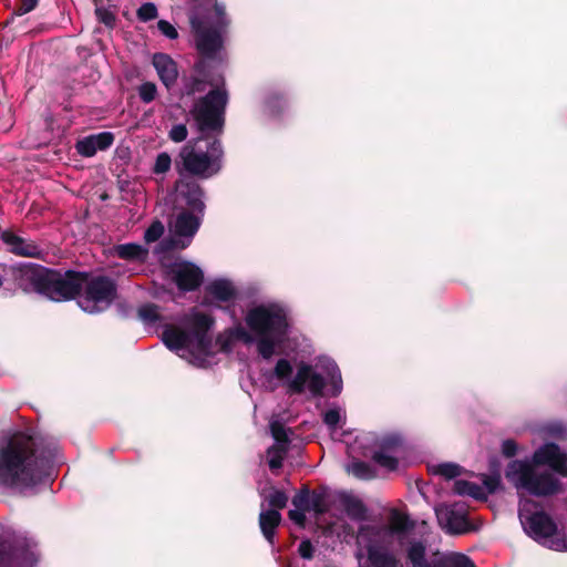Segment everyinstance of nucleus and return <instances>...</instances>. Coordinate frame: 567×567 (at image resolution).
<instances>
[{
  "label": "nucleus",
  "instance_id": "obj_59",
  "mask_svg": "<svg viewBox=\"0 0 567 567\" xmlns=\"http://www.w3.org/2000/svg\"><path fill=\"white\" fill-rule=\"evenodd\" d=\"M11 559L10 548L6 544H0V566H9Z\"/></svg>",
  "mask_w": 567,
  "mask_h": 567
},
{
  "label": "nucleus",
  "instance_id": "obj_51",
  "mask_svg": "<svg viewBox=\"0 0 567 567\" xmlns=\"http://www.w3.org/2000/svg\"><path fill=\"white\" fill-rule=\"evenodd\" d=\"M234 341L235 340L228 330L225 333L218 334L216 338V343L219 346V351L224 353H229L233 351Z\"/></svg>",
  "mask_w": 567,
  "mask_h": 567
},
{
  "label": "nucleus",
  "instance_id": "obj_9",
  "mask_svg": "<svg viewBox=\"0 0 567 567\" xmlns=\"http://www.w3.org/2000/svg\"><path fill=\"white\" fill-rule=\"evenodd\" d=\"M86 271L48 268L43 296L52 301H70L82 295Z\"/></svg>",
  "mask_w": 567,
  "mask_h": 567
},
{
  "label": "nucleus",
  "instance_id": "obj_50",
  "mask_svg": "<svg viewBox=\"0 0 567 567\" xmlns=\"http://www.w3.org/2000/svg\"><path fill=\"white\" fill-rule=\"evenodd\" d=\"M188 130L185 124H176L168 132V137L175 143L184 142L187 138Z\"/></svg>",
  "mask_w": 567,
  "mask_h": 567
},
{
  "label": "nucleus",
  "instance_id": "obj_60",
  "mask_svg": "<svg viewBox=\"0 0 567 567\" xmlns=\"http://www.w3.org/2000/svg\"><path fill=\"white\" fill-rule=\"evenodd\" d=\"M373 532H374V527L370 526V525H361L359 527V536L360 537L364 536L365 534H371Z\"/></svg>",
  "mask_w": 567,
  "mask_h": 567
},
{
  "label": "nucleus",
  "instance_id": "obj_34",
  "mask_svg": "<svg viewBox=\"0 0 567 567\" xmlns=\"http://www.w3.org/2000/svg\"><path fill=\"white\" fill-rule=\"evenodd\" d=\"M265 103L272 114H279L286 106V99L282 93L274 91L267 95Z\"/></svg>",
  "mask_w": 567,
  "mask_h": 567
},
{
  "label": "nucleus",
  "instance_id": "obj_43",
  "mask_svg": "<svg viewBox=\"0 0 567 567\" xmlns=\"http://www.w3.org/2000/svg\"><path fill=\"white\" fill-rule=\"evenodd\" d=\"M172 166V158L168 153L162 152L156 156L152 172L156 175L165 174Z\"/></svg>",
  "mask_w": 567,
  "mask_h": 567
},
{
  "label": "nucleus",
  "instance_id": "obj_23",
  "mask_svg": "<svg viewBox=\"0 0 567 567\" xmlns=\"http://www.w3.org/2000/svg\"><path fill=\"white\" fill-rule=\"evenodd\" d=\"M281 519V514L276 509L262 511L259 514L260 530L270 545L275 544L276 529L280 525Z\"/></svg>",
  "mask_w": 567,
  "mask_h": 567
},
{
  "label": "nucleus",
  "instance_id": "obj_5",
  "mask_svg": "<svg viewBox=\"0 0 567 567\" xmlns=\"http://www.w3.org/2000/svg\"><path fill=\"white\" fill-rule=\"evenodd\" d=\"M245 321L257 337L258 354L265 360L271 359L276 348L282 343L289 332L286 310L278 303L258 305L248 310Z\"/></svg>",
  "mask_w": 567,
  "mask_h": 567
},
{
  "label": "nucleus",
  "instance_id": "obj_30",
  "mask_svg": "<svg viewBox=\"0 0 567 567\" xmlns=\"http://www.w3.org/2000/svg\"><path fill=\"white\" fill-rule=\"evenodd\" d=\"M371 458L379 466L384 467L388 471L393 472L398 470L399 460L390 453H384V451H374Z\"/></svg>",
  "mask_w": 567,
  "mask_h": 567
},
{
  "label": "nucleus",
  "instance_id": "obj_21",
  "mask_svg": "<svg viewBox=\"0 0 567 567\" xmlns=\"http://www.w3.org/2000/svg\"><path fill=\"white\" fill-rule=\"evenodd\" d=\"M152 64L155 68L157 75L163 85L171 90L178 79V66L177 63L166 53H154L152 58Z\"/></svg>",
  "mask_w": 567,
  "mask_h": 567
},
{
  "label": "nucleus",
  "instance_id": "obj_26",
  "mask_svg": "<svg viewBox=\"0 0 567 567\" xmlns=\"http://www.w3.org/2000/svg\"><path fill=\"white\" fill-rule=\"evenodd\" d=\"M415 527V522L412 520L406 514L399 511H393L389 517V529L393 535H403Z\"/></svg>",
  "mask_w": 567,
  "mask_h": 567
},
{
  "label": "nucleus",
  "instance_id": "obj_35",
  "mask_svg": "<svg viewBox=\"0 0 567 567\" xmlns=\"http://www.w3.org/2000/svg\"><path fill=\"white\" fill-rule=\"evenodd\" d=\"M351 473L360 480H372L375 477L373 467L363 461H355L351 464Z\"/></svg>",
  "mask_w": 567,
  "mask_h": 567
},
{
  "label": "nucleus",
  "instance_id": "obj_24",
  "mask_svg": "<svg viewBox=\"0 0 567 567\" xmlns=\"http://www.w3.org/2000/svg\"><path fill=\"white\" fill-rule=\"evenodd\" d=\"M114 254L123 260L144 262L148 257V249L136 243H127L114 246Z\"/></svg>",
  "mask_w": 567,
  "mask_h": 567
},
{
  "label": "nucleus",
  "instance_id": "obj_11",
  "mask_svg": "<svg viewBox=\"0 0 567 567\" xmlns=\"http://www.w3.org/2000/svg\"><path fill=\"white\" fill-rule=\"evenodd\" d=\"M190 27L195 37L196 49L200 59H213L223 48L221 29L207 25L199 17L189 18Z\"/></svg>",
  "mask_w": 567,
  "mask_h": 567
},
{
  "label": "nucleus",
  "instance_id": "obj_57",
  "mask_svg": "<svg viewBox=\"0 0 567 567\" xmlns=\"http://www.w3.org/2000/svg\"><path fill=\"white\" fill-rule=\"evenodd\" d=\"M306 513L307 511H301L295 507V509L289 511L288 517L298 526L305 527L307 520Z\"/></svg>",
  "mask_w": 567,
  "mask_h": 567
},
{
  "label": "nucleus",
  "instance_id": "obj_44",
  "mask_svg": "<svg viewBox=\"0 0 567 567\" xmlns=\"http://www.w3.org/2000/svg\"><path fill=\"white\" fill-rule=\"evenodd\" d=\"M482 482L484 485L483 488L486 492V494H494L501 487V484H502L501 474L497 472L489 474V475L483 474Z\"/></svg>",
  "mask_w": 567,
  "mask_h": 567
},
{
  "label": "nucleus",
  "instance_id": "obj_25",
  "mask_svg": "<svg viewBox=\"0 0 567 567\" xmlns=\"http://www.w3.org/2000/svg\"><path fill=\"white\" fill-rule=\"evenodd\" d=\"M453 492L461 496H470L476 501L487 499V494L482 486L465 480H456L453 485Z\"/></svg>",
  "mask_w": 567,
  "mask_h": 567
},
{
  "label": "nucleus",
  "instance_id": "obj_27",
  "mask_svg": "<svg viewBox=\"0 0 567 567\" xmlns=\"http://www.w3.org/2000/svg\"><path fill=\"white\" fill-rule=\"evenodd\" d=\"M374 445L377 447L375 451H384V453L392 454L402 447V439L398 434H386L378 437L374 441Z\"/></svg>",
  "mask_w": 567,
  "mask_h": 567
},
{
  "label": "nucleus",
  "instance_id": "obj_47",
  "mask_svg": "<svg viewBox=\"0 0 567 567\" xmlns=\"http://www.w3.org/2000/svg\"><path fill=\"white\" fill-rule=\"evenodd\" d=\"M164 225L159 220L153 221L144 233L146 243L157 241L164 234Z\"/></svg>",
  "mask_w": 567,
  "mask_h": 567
},
{
  "label": "nucleus",
  "instance_id": "obj_45",
  "mask_svg": "<svg viewBox=\"0 0 567 567\" xmlns=\"http://www.w3.org/2000/svg\"><path fill=\"white\" fill-rule=\"evenodd\" d=\"M157 95L156 84L153 82H144L138 86V96L144 103H151Z\"/></svg>",
  "mask_w": 567,
  "mask_h": 567
},
{
  "label": "nucleus",
  "instance_id": "obj_62",
  "mask_svg": "<svg viewBox=\"0 0 567 567\" xmlns=\"http://www.w3.org/2000/svg\"><path fill=\"white\" fill-rule=\"evenodd\" d=\"M528 503L533 504L534 506H536V505H537V503H536V502H532V501H529Z\"/></svg>",
  "mask_w": 567,
  "mask_h": 567
},
{
  "label": "nucleus",
  "instance_id": "obj_31",
  "mask_svg": "<svg viewBox=\"0 0 567 567\" xmlns=\"http://www.w3.org/2000/svg\"><path fill=\"white\" fill-rule=\"evenodd\" d=\"M39 3V0H19V3L11 12L10 17L6 20V25L11 24L17 17H22L33 11Z\"/></svg>",
  "mask_w": 567,
  "mask_h": 567
},
{
  "label": "nucleus",
  "instance_id": "obj_54",
  "mask_svg": "<svg viewBox=\"0 0 567 567\" xmlns=\"http://www.w3.org/2000/svg\"><path fill=\"white\" fill-rule=\"evenodd\" d=\"M157 28L162 34H164L166 38L171 40H175L178 38V32L175 29V27L166 20H159L157 22Z\"/></svg>",
  "mask_w": 567,
  "mask_h": 567
},
{
  "label": "nucleus",
  "instance_id": "obj_32",
  "mask_svg": "<svg viewBox=\"0 0 567 567\" xmlns=\"http://www.w3.org/2000/svg\"><path fill=\"white\" fill-rule=\"evenodd\" d=\"M270 432L274 437V440L277 442L276 446H287L290 443V439L287 433V429L285 425L279 421H272L270 422Z\"/></svg>",
  "mask_w": 567,
  "mask_h": 567
},
{
  "label": "nucleus",
  "instance_id": "obj_7",
  "mask_svg": "<svg viewBox=\"0 0 567 567\" xmlns=\"http://www.w3.org/2000/svg\"><path fill=\"white\" fill-rule=\"evenodd\" d=\"M519 519L525 533L535 542L554 550H566L567 542L558 529V525L545 511L530 512L519 508Z\"/></svg>",
  "mask_w": 567,
  "mask_h": 567
},
{
  "label": "nucleus",
  "instance_id": "obj_48",
  "mask_svg": "<svg viewBox=\"0 0 567 567\" xmlns=\"http://www.w3.org/2000/svg\"><path fill=\"white\" fill-rule=\"evenodd\" d=\"M95 16L99 22L103 23L106 28L113 29L115 27L116 17L112 11L103 7H96Z\"/></svg>",
  "mask_w": 567,
  "mask_h": 567
},
{
  "label": "nucleus",
  "instance_id": "obj_8",
  "mask_svg": "<svg viewBox=\"0 0 567 567\" xmlns=\"http://www.w3.org/2000/svg\"><path fill=\"white\" fill-rule=\"evenodd\" d=\"M406 567H476L474 561L460 553L436 551L427 557L426 542L411 538L404 546Z\"/></svg>",
  "mask_w": 567,
  "mask_h": 567
},
{
  "label": "nucleus",
  "instance_id": "obj_46",
  "mask_svg": "<svg viewBox=\"0 0 567 567\" xmlns=\"http://www.w3.org/2000/svg\"><path fill=\"white\" fill-rule=\"evenodd\" d=\"M91 136L93 137V142L97 151H105L110 148L114 142V135L111 132H101Z\"/></svg>",
  "mask_w": 567,
  "mask_h": 567
},
{
  "label": "nucleus",
  "instance_id": "obj_41",
  "mask_svg": "<svg viewBox=\"0 0 567 567\" xmlns=\"http://www.w3.org/2000/svg\"><path fill=\"white\" fill-rule=\"evenodd\" d=\"M136 16L140 21L148 22L157 18L158 11L153 2H146L137 9Z\"/></svg>",
  "mask_w": 567,
  "mask_h": 567
},
{
  "label": "nucleus",
  "instance_id": "obj_19",
  "mask_svg": "<svg viewBox=\"0 0 567 567\" xmlns=\"http://www.w3.org/2000/svg\"><path fill=\"white\" fill-rule=\"evenodd\" d=\"M236 297L237 291L230 281L217 279L206 286L202 305L205 307L220 308L218 302H230L234 301Z\"/></svg>",
  "mask_w": 567,
  "mask_h": 567
},
{
  "label": "nucleus",
  "instance_id": "obj_1",
  "mask_svg": "<svg viewBox=\"0 0 567 567\" xmlns=\"http://www.w3.org/2000/svg\"><path fill=\"white\" fill-rule=\"evenodd\" d=\"M49 458L40 436L16 431L0 445V486L30 489L47 483Z\"/></svg>",
  "mask_w": 567,
  "mask_h": 567
},
{
  "label": "nucleus",
  "instance_id": "obj_39",
  "mask_svg": "<svg viewBox=\"0 0 567 567\" xmlns=\"http://www.w3.org/2000/svg\"><path fill=\"white\" fill-rule=\"evenodd\" d=\"M275 452V455H272L269 461L268 465L271 471H276L282 467L285 455L288 452L287 446H271L268 450V453Z\"/></svg>",
  "mask_w": 567,
  "mask_h": 567
},
{
  "label": "nucleus",
  "instance_id": "obj_16",
  "mask_svg": "<svg viewBox=\"0 0 567 567\" xmlns=\"http://www.w3.org/2000/svg\"><path fill=\"white\" fill-rule=\"evenodd\" d=\"M214 323L212 316L202 312L194 313L188 320L190 341L196 342V350L203 355L214 354L213 339L209 336Z\"/></svg>",
  "mask_w": 567,
  "mask_h": 567
},
{
  "label": "nucleus",
  "instance_id": "obj_12",
  "mask_svg": "<svg viewBox=\"0 0 567 567\" xmlns=\"http://www.w3.org/2000/svg\"><path fill=\"white\" fill-rule=\"evenodd\" d=\"M175 207L205 214V190L200 184L192 177H181L175 183Z\"/></svg>",
  "mask_w": 567,
  "mask_h": 567
},
{
  "label": "nucleus",
  "instance_id": "obj_10",
  "mask_svg": "<svg viewBox=\"0 0 567 567\" xmlns=\"http://www.w3.org/2000/svg\"><path fill=\"white\" fill-rule=\"evenodd\" d=\"M83 310L95 313L109 308L117 298V285L115 280L105 275H93L86 271L85 285H83Z\"/></svg>",
  "mask_w": 567,
  "mask_h": 567
},
{
  "label": "nucleus",
  "instance_id": "obj_20",
  "mask_svg": "<svg viewBox=\"0 0 567 567\" xmlns=\"http://www.w3.org/2000/svg\"><path fill=\"white\" fill-rule=\"evenodd\" d=\"M205 214L181 209L176 215L173 224V233L175 236L187 238L192 241L197 234Z\"/></svg>",
  "mask_w": 567,
  "mask_h": 567
},
{
  "label": "nucleus",
  "instance_id": "obj_52",
  "mask_svg": "<svg viewBox=\"0 0 567 567\" xmlns=\"http://www.w3.org/2000/svg\"><path fill=\"white\" fill-rule=\"evenodd\" d=\"M233 336L234 340H240L246 344H250L254 342L252 336L241 326H237L233 329L228 330Z\"/></svg>",
  "mask_w": 567,
  "mask_h": 567
},
{
  "label": "nucleus",
  "instance_id": "obj_17",
  "mask_svg": "<svg viewBox=\"0 0 567 567\" xmlns=\"http://www.w3.org/2000/svg\"><path fill=\"white\" fill-rule=\"evenodd\" d=\"M361 567H403V565L388 547L369 540L365 545V560Z\"/></svg>",
  "mask_w": 567,
  "mask_h": 567
},
{
  "label": "nucleus",
  "instance_id": "obj_49",
  "mask_svg": "<svg viewBox=\"0 0 567 567\" xmlns=\"http://www.w3.org/2000/svg\"><path fill=\"white\" fill-rule=\"evenodd\" d=\"M330 384H331L330 395L333 398L340 395V393L342 391V377H341V372L337 365L333 367L332 371L330 372Z\"/></svg>",
  "mask_w": 567,
  "mask_h": 567
},
{
  "label": "nucleus",
  "instance_id": "obj_36",
  "mask_svg": "<svg viewBox=\"0 0 567 567\" xmlns=\"http://www.w3.org/2000/svg\"><path fill=\"white\" fill-rule=\"evenodd\" d=\"M266 499L271 507L270 509L280 511L287 506L288 496L284 491L276 489L275 487L270 488V494L266 496Z\"/></svg>",
  "mask_w": 567,
  "mask_h": 567
},
{
  "label": "nucleus",
  "instance_id": "obj_3",
  "mask_svg": "<svg viewBox=\"0 0 567 567\" xmlns=\"http://www.w3.org/2000/svg\"><path fill=\"white\" fill-rule=\"evenodd\" d=\"M545 465L560 476L567 477V454L554 442L538 447L532 456V462L512 461L506 467L505 476L517 489H523L529 495L553 496L561 491V483L553 473L536 470V466Z\"/></svg>",
  "mask_w": 567,
  "mask_h": 567
},
{
  "label": "nucleus",
  "instance_id": "obj_58",
  "mask_svg": "<svg viewBox=\"0 0 567 567\" xmlns=\"http://www.w3.org/2000/svg\"><path fill=\"white\" fill-rule=\"evenodd\" d=\"M517 453V444L514 440H505L502 444V454L505 457H513Z\"/></svg>",
  "mask_w": 567,
  "mask_h": 567
},
{
  "label": "nucleus",
  "instance_id": "obj_4",
  "mask_svg": "<svg viewBox=\"0 0 567 567\" xmlns=\"http://www.w3.org/2000/svg\"><path fill=\"white\" fill-rule=\"evenodd\" d=\"M224 132L205 131L187 142L175 159V168L183 176L209 178L221 171L224 148L219 135Z\"/></svg>",
  "mask_w": 567,
  "mask_h": 567
},
{
  "label": "nucleus",
  "instance_id": "obj_53",
  "mask_svg": "<svg viewBox=\"0 0 567 567\" xmlns=\"http://www.w3.org/2000/svg\"><path fill=\"white\" fill-rule=\"evenodd\" d=\"M209 6H213L214 11L217 17V25L216 27L224 29L228 24V21L226 18L225 6L221 3H218L217 0H213V2Z\"/></svg>",
  "mask_w": 567,
  "mask_h": 567
},
{
  "label": "nucleus",
  "instance_id": "obj_13",
  "mask_svg": "<svg viewBox=\"0 0 567 567\" xmlns=\"http://www.w3.org/2000/svg\"><path fill=\"white\" fill-rule=\"evenodd\" d=\"M13 280L18 288L25 292H37L43 296L48 268L33 264L23 262L11 268Z\"/></svg>",
  "mask_w": 567,
  "mask_h": 567
},
{
  "label": "nucleus",
  "instance_id": "obj_40",
  "mask_svg": "<svg viewBox=\"0 0 567 567\" xmlns=\"http://www.w3.org/2000/svg\"><path fill=\"white\" fill-rule=\"evenodd\" d=\"M435 473L447 480H453L462 474V467L455 463H442L436 466Z\"/></svg>",
  "mask_w": 567,
  "mask_h": 567
},
{
  "label": "nucleus",
  "instance_id": "obj_56",
  "mask_svg": "<svg viewBox=\"0 0 567 567\" xmlns=\"http://www.w3.org/2000/svg\"><path fill=\"white\" fill-rule=\"evenodd\" d=\"M323 422L331 429H336L340 422V412L337 409H330L323 414Z\"/></svg>",
  "mask_w": 567,
  "mask_h": 567
},
{
  "label": "nucleus",
  "instance_id": "obj_37",
  "mask_svg": "<svg viewBox=\"0 0 567 567\" xmlns=\"http://www.w3.org/2000/svg\"><path fill=\"white\" fill-rule=\"evenodd\" d=\"M190 245V240L183 237H168L161 241L159 246L163 251H172L177 249H185Z\"/></svg>",
  "mask_w": 567,
  "mask_h": 567
},
{
  "label": "nucleus",
  "instance_id": "obj_38",
  "mask_svg": "<svg viewBox=\"0 0 567 567\" xmlns=\"http://www.w3.org/2000/svg\"><path fill=\"white\" fill-rule=\"evenodd\" d=\"M310 489L307 486H303L292 497V505L298 509L310 512Z\"/></svg>",
  "mask_w": 567,
  "mask_h": 567
},
{
  "label": "nucleus",
  "instance_id": "obj_6",
  "mask_svg": "<svg viewBox=\"0 0 567 567\" xmlns=\"http://www.w3.org/2000/svg\"><path fill=\"white\" fill-rule=\"evenodd\" d=\"M292 371V364L287 359H279L274 368V375L280 381H287L289 394H302L308 386L313 398L324 396L326 379L311 364L301 361L295 377L290 379Z\"/></svg>",
  "mask_w": 567,
  "mask_h": 567
},
{
  "label": "nucleus",
  "instance_id": "obj_18",
  "mask_svg": "<svg viewBox=\"0 0 567 567\" xmlns=\"http://www.w3.org/2000/svg\"><path fill=\"white\" fill-rule=\"evenodd\" d=\"M0 238L7 246V250L16 256L28 258H42L43 256V250L34 241L24 239L12 230H3Z\"/></svg>",
  "mask_w": 567,
  "mask_h": 567
},
{
  "label": "nucleus",
  "instance_id": "obj_29",
  "mask_svg": "<svg viewBox=\"0 0 567 567\" xmlns=\"http://www.w3.org/2000/svg\"><path fill=\"white\" fill-rule=\"evenodd\" d=\"M138 318L145 323H156L162 319L159 307L156 303H145L137 310Z\"/></svg>",
  "mask_w": 567,
  "mask_h": 567
},
{
  "label": "nucleus",
  "instance_id": "obj_15",
  "mask_svg": "<svg viewBox=\"0 0 567 567\" xmlns=\"http://www.w3.org/2000/svg\"><path fill=\"white\" fill-rule=\"evenodd\" d=\"M172 281L184 292L197 290L204 281L203 270L190 261H176L167 269Z\"/></svg>",
  "mask_w": 567,
  "mask_h": 567
},
{
  "label": "nucleus",
  "instance_id": "obj_33",
  "mask_svg": "<svg viewBox=\"0 0 567 567\" xmlns=\"http://www.w3.org/2000/svg\"><path fill=\"white\" fill-rule=\"evenodd\" d=\"M310 506L311 511H313L318 515L326 514L329 511V506L327 504V495L324 492L310 491Z\"/></svg>",
  "mask_w": 567,
  "mask_h": 567
},
{
  "label": "nucleus",
  "instance_id": "obj_14",
  "mask_svg": "<svg viewBox=\"0 0 567 567\" xmlns=\"http://www.w3.org/2000/svg\"><path fill=\"white\" fill-rule=\"evenodd\" d=\"M439 525L451 535H462L471 530L467 509L464 505H440L435 508Z\"/></svg>",
  "mask_w": 567,
  "mask_h": 567
},
{
  "label": "nucleus",
  "instance_id": "obj_55",
  "mask_svg": "<svg viewBox=\"0 0 567 567\" xmlns=\"http://www.w3.org/2000/svg\"><path fill=\"white\" fill-rule=\"evenodd\" d=\"M298 553L303 559H312L315 556V547L310 539H303L298 547Z\"/></svg>",
  "mask_w": 567,
  "mask_h": 567
},
{
  "label": "nucleus",
  "instance_id": "obj_42",
  "mask_svg": "<svg viewBox=\"0 0 567 567\" xmlns=\"http://www.w3.org/2000/svg\"><path fill=\"white\" fill-rule=\"evenodd\" d=\"M75 148L76 152L84 157H92L97 152L93 142V137L91 135L78 141L75 144Z\"/></svg>",
  "mask_w": 567,
  "mask_h": 567
},
{
  "label": "nucleus",
  "instance_id": "obj_61",
  "mask_svg": "<svg viewBox=\"0 0 567 567\" xmlns=\"http://www.w3.org/2000/svg\"><path fill=\"white\" fill-rule=\"evenodd\" d=\"M3 281H4V280H3V276L0 274V289H1V288H2V286H3Z\"/></svg>",
  "mask_w": 567,
  "mask_h": 567
},
{
  "label": "nucleus",
  "instance_id": "obj_28",
  "mask_svg": "<svg viewBox=\"0 0 567 567\" xmlns=\"http://www.w3.org/2000/svg\"><path fill=\"white\" fill-rule=\"evenodd\" d=\"M344 508L349 517L352 519L362 520L367 517V507L362 501L355 497H350L344 502Z\"/></svg>",
  "mask_w": 567,
  "mask_h": 567
},
{
  "label": "nucleus",
  "instance_id": "obj_22",
  "mask_svg": "<svg viewBox=\"0 0 567 567\" xmlns=\"http://www.w3.org/2000/svg\"><path fill=\"white\" fill-rule=\"evenodd\" d=\"M162 341L171 351H179L192 344L190 333L174 326H167L162 333Z\"/></svg>",
  "mask_w": 567,
  "mask_h": 567
},
{
  "label": "nucleus",
  "instance_id": "obj_2",
  "mask_svg": "<svg viewBox=\"0 0 567 567\" xmlns=\"http://www.w3.org/2000/svg\"><path fill=\"white\" fill-rule=\"evenodd\" d=\"M194 74L182 78L181 96H194L196 93L210 90L196 99L190 109L197 131L224 132L226 124V110L229 103V92L226 87V79L221 72H214L208 62L199 59L194 63Z\"/></svg>",
  "mask_w": 567,
  "mask_h": 567
}]
</instances>
